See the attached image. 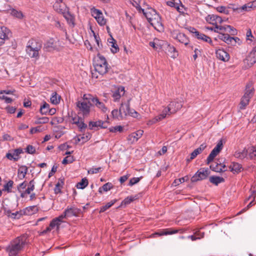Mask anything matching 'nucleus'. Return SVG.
Instances as JSON below:
<instances>
[{
    "label": "nucleus",
    "mask_w": 256,
    "mask_h": 256,
    "mask_svg": "<svg viewBox=\"0 0 256 256\" xmlns=\"http://www.w3.org/2000/svg\"><path fill=\"white\" fill-rule=\"evenodd\" d=\"M64 212L67 218H70L78 216L80 212V210L75 207H68Z\"/></svg>",
    "instance_id": "obj_17"
},
{
    "label": "nucleus",
    "mask_w": 256,
    "mask_h": 256,
    "mask_svg": "<svg viewBox=\"0 0 256 256\" xmlns=\"http://www.w3.org/2000/svg\"><path fill=\"white\" fill-rule=\"evenodd\" d=\"M240 8L244 11H250L251 10H254L252 4V2H250L244 4L243 6L240 7Z\"/></svg>",
    "instance_id": "obj_48"
},
{
    "label": "nucleus",
    "mask_w": 256,
    "mask_h": 256,
    "mask_svg": "<svg viewBox=\"0 0 256 256\" xmlns=\"http://www.w3.org/2000/svg\"><path fill=\"white\" fill-rule=\"evenodd\" d=\"M116 202V200H114L110 202H108L106 204L102 206L100 208V212H103L107 210L108 208H110Z\"/></svg>",
    "instance_id": "obj_40"
},
{
    "label": "nucleus",
    "mask_w": 256,
    "mask_h": 256,
    "mask_svg": "<svg viewBox=\"0 0 256 256\" xmlns=\"http://www.w3.org/2000/svg\"><path fill=\"white\" fill-rule=\"evenodd\" d=\"M70 121L72 124H76L80 132H82L87 128L84 118L76 114L70 116Z\"/></svg>",
    "instance_id": "obj_7"
},
{
    "label": "nucleus",
    "mask_w": 256,
    "mask_h": 256,
    "mask_svg": "<svg viewBox=\"0 0 256 256\" xmlns=\"http://www.w3.org/2000/svg\"><path fill=\"white\" fill-rule=\"evenodd\" d=\"M112 114L114 118L118 119H122L124 117L122 114L120 113V110H118L117 109L114 110L112 112Z\"/></svg>",
    "instance_id": "obj_45"
},
{
    "label": "nucleus",
    "mask_w": 256,
    "mask_h": 256,
    "mask_svg": "<svg viewBox=\"0 0 256 256\" xmlns=\"http://www.w3.org/2000/svg\"><path fill=\"white\" fill-rule=\"evenodd\" d=\"M206 147V145L205 144H202L199 148H196L190 154V159H188L187 161L188 162H190L191 160L194 159L198 154H200L202 150H204V148Z\"/></svg>",
    "instance_id": "obj_21"
},
{
    "label": "nucleus",
    "mask_w": 256,
    "mask_h": 256,
    "mask_svg": "<svg viewBox=\"0 0 256 256\" xmlns=\"http://www.w3.org/2000/svg\"><path fill=\"white\" fill-rule=\"evenodd\" d=\"M247 155L248 150L245 148L236 150L234 154L235 158L240 160H243L244 158H246Z\"/></svg>",
    "instance_id": "obj_26"
},
{
    "label": "nucleus",
    "mask_w": 256,
    "mask_h": 256,
    "mask_svg": "<svg viewBox=\"0 0 256 256\" xmlns=\"http://www.w3.org/2000/svg\"><path fill=\"white\" fill-rule=\"evenodd\" d=\"M182 106V101L180 100H176L171 102L162 112V113H166V116L172 114L176 113L180 110Z\"/></svg>",
    "instance_id": "obj_6"
},
{
    "label": "nucleus",
    "mask_w": 256,
    "mask_h": 256,
    "mask_svg": "<svg viewBox=\"0 0 256 256\" xmlns=\"http://www.w3.org/2000/svg\"><path fill=\"white\" fill-rule=\"evenodd\" d=\"M130 100L129 99L126 102H122L120 107V113L122 114L123 117L129 115L133 118H140V114L134 109L130 108Z\"/></svg>",
    "instance_id": "obj_5"
},
{
    "label": "nucleus",
    "mask_w": 256,
    "mask_h": 256,
    "mask_svg": "<svg viewBox=\"0 0 256 256\" xmlns=\"http://www.w3.org/2000/svg\"><path fill=\"white\" fill-rule=\"evenodd\" d=\"M250 98L249 96H242L240 103V109L244 108L248 104Z\"/></svg>",
    "instance_id": "obj_37"
},
{
    "label": "nucleus",
    "mask_w": 256,
    "mask_h": 256,
    "mask_svg": "<svg viewBox=\"0 0 256 256\" xmlns=\"http://www.w3.org/2000/svg\"><path fill=\"white\" fill-rule=\"evenodd\" d=\"M196 38L200 40H202L203 42H208L212 46H214V45L212 42L210 38L205 35L204 34H202L200 32L199 34H198V36H196Z\"/></svg>",
    "instance_id": "obj_28"
},
{
    "label": "nucleus",
    "mask_w": 256,
    "mask_h": 256,
    "mask_svg": "<svg viewBox=\"0 0 256 256\" xmlns=\"http://www.w3.org/2000/svg\"><path fill=\"white\" fill-rule=\"evenodd\" d=\"M28 168L26 166H21L19 167L18 172V176L20 180L24 179L28 172Z\"/></svg>",
    "instance_id": "obj_29"
},
{
    "label": "nucleus",
    "mask_w": 256,
    "mask_h": 256,
    "mask_svg": "<svg viewBox=\"0 0 256 256\" xmlns=\"http://www.w3.org/2000/svg\"><path fill=\"white\" fill-rule=\"evenodd\" d=\"M25 236H18L11 241L6 247V250L8 256H18V254L24 249L26 244Z\"/></svg>",
    "instance_id": "obj_3"
},
{
    "label": "nucleus",
    "mask_w": 256,
    "mask_h": 256,
    "mask_svg": "<svg viewBox=\"0 0 256 256\" xmlns=\"http://www.w3.org/2000/svg\"><path fill=\"white\" fill-rule=\"evenodd\" d=\"M216 28L219 30V32H228L232 34H234V33L236 32V30L230 25L224 26L217 25L216 26Z\"/></svg>",
    "instance_id": "obj_22"
},
{
    "label": "nucleus",
    "mask_w": 256,
    "mask_h": 256,
    "mask_svg": "<svg viewBox=\"0 0 256 256\" xmlns=\"http://www.w3.org/2000/svg\"><path fill=\"white\" fill-rule=\"evenodd\" d=\"M230 170L234 173H238L240 172L242 166L237 162H233L230 166Z\"/></svg>",
    "instance_id": "obj_36"
},
{
    "label": "nucleus",
    "mask_w": 256,
    "mask_h": 256,
    "mask_svg": "<svg viewBox=\"0 0 256 256\" xmlns=\"http://www.w3.org/2000/svg\"><path fill=\"white\" fill-rule=\"evenodd\" d=\"M152 14H153V18L148 22L156 30L160 31L162 29L161 18L158 14H154V12H152Z\"/></svg>",
    "instance_id": "obj_11"
},
{
    "label": "nucleus",
    "mask_w": 256,
    "mask_h": 256,
    "mask_svg": "<svg viewBox=\"0 0 256 256\" xmlns=\"http://www.w3.org/2000/svg\"><path fill=\"white\" fill-rule=\"evenodd\" d=\"M11 36V32L6 27L4 26H0V46L5 43Z\"/></svg>",
    "instance_id": "obj_12"
},
{
    "label": "nucleus",
    "mask_w": 256,
    "mask_h": 256,
    "mask_svg": "<svg viewBox=\"0 0 256 256\" xmlns=\"http://www.w3.org/2000/svg\"><path fill=\"white\" fill-rule=\"evenodd\" d=\"M236 40H240V39L238 38L231 37L228 34H226L225 38H224V42L228 44L234 45L236 44Z\"/></svg>",
    "instance_id": "obj_31"
},
{
    "label": "nucleus",
    "mask_w": 256,
    "mask_h": 256,
    "mask_svg": "<svg viewBox=\"0 0 256 256\" xmlns=\"http://www.w3.org/2000/svg\"><path fill=\"white\" fill-rule=\"evenodd\" d=\"M108 121L98 120L96 122H90L88 126L90 129L92 130L94 128H106L108 126Z\"/></svg>",
    "instance_id": "obj_15"
},
{
    "label": "nucleus",
    "mask_w": 256,
    "mask_h": 256,
    "mask_svg": "<svg viewBox=\"0 0 256 256\" xmlns=\"http://www.w3.org/2000/svg\"><path fill=\"white\" fill-rule=\"evenodd\" d=\"M60 224L59 222H58L55 218H54L50 222V226L52 228V229L54 228L56 226L57 228H58Z\"/></svg>",
    "instance_id": "obj_59"
},
{
    "label": "nucleus",
    "mask_w": 256,
    "mask_h": 256,
    "mask_svg": "<svg viewBox=\"0 0 256 256\" xmlns=\"http://www.w3.org/2000/svg\"><path fill=\"white\" fill-rule=\"evenodd\" d=\"M216 10L218 12H221V13H224L225 14H228V10L226 8L225 6H220L217 7Z\"/></svg>",
    "instance_id": "obj_58"
},
{
    "label": "nucleus",
    "mask_w": 256,
    "mask_h": 256,
    "mask_svg": "<svg viewBox=\"0 0 256 256\" xmlns=\"http://www.w3.org/2000/svg\"><path fill=\"white\" fill-rule=\"evenodd\" d=\"M88 184V180L86 178H82V180L76 184V188L80 189L84 188Z\"/></svg>",
    "instance_id": "obj_39"
},
{
    "label": "nucleus",
    "mask_w": 256,
    "mask_h": 256,
    "mask_svg": "<svg viewBox=\"0 0 256 256\" xmlns=\"http://www.w3.org/2000/svg\"><path fill=\"white\" fill-rule=\"evenodd\" d=\"M254 93V88L250 86L248 84H247L246 88V92L244 96H249L250 98H251L253 95Z\"/></svg>",
    "instance_id": "obj_41"
},
{
    "label": "nucleus",
    "mask_w": 256,
    "mask_h": 256,
    "mask_svg": "<svg viewBox=\"0 0 256 256\" xmlns=\"http://www.w3.org/2000/svg\"><path fill=\"white\" fill-rule=\"evenodd\" d=\"M113 186L110 182H107L103 185L102 186L100 187L98 189V192L102 194L103 192H108L112 188Z\"/></svg>",
    "instance_id": "obj_34"
},
{
    "label": "nucleus",
    "mask_w": 256,
    "mask_h": 256,
    "mask_svg": "<svg viewBox=\"0 0 256 256\" xmlns=\"http://www.w3.org/2000/svg\"><path fill=\"white\" fill-rule=\"evenodd\" d=\"M22 216V213L20 212H12L10 217L12 218H20Z\"/></svg>",
    "instance_id": "obj_60"
},
{
    "label": "nucleus",
    "mask_w": 256,
    "mask_h": 256,
    "mask_svg": "<svg viewBox=\"0 0 256 256\" xmlns=\"http://www.w3.org/2000/svg\"><path fill=\"white\" fill-rule=\"evenodd\" d=\"M49 121V118L47 117L39 118L36 116V120L35 122L36 124H42L48 123Z\"/></svg>",
    "instance_id": "obj_44"
},
{
    "label": "nucleus",
    "mask_w": 256,
    "mask_h": 256,
    "mask_svg": "<svg viewBox=\"0 0 256 256\" xmlns=\"http://www.w3.org/2000/svg\"><path fill=\"white\" fill-rule=\"evenodd\" d=\"M42 47V43L40 40L32 38L27 43L26 52L30 57L38 59L39 58V51Z\"/></svg>",
    "instance_id": "obj_4"
},
{
    "label": "nucleus",
    "mask_w": 256,
    "mask_h": 256,
    "mask_svg": "<svg viewBox=\"0 0 256 256\" xmlns=\"http://www.w3.org/2000/svg\"><path fill=\"white\" fill-rule=\"evenodd\" d=\"M49 109V104L44 102L43 105L40 106V111L42 114H46L48 112Z\"/></svg>",
    "instance_id": "obj_43"
},
{
    "label": "nucleus",
    "mask_w": 256,
    "mask_h": 256,
    "mask_svg": "<svg viewBox=\"0 0 256 256\" xmlns=\"http://www.w3.org/2000/svg\"><path fill=\"white\" fill-rule=\"evenodd\" d=\"M154 12V13H157L156 11L152 8H148L146 11H144V10H142V13L148 21L151 20L152 18H153V14L152 12Z\"/></svg>",
    "instance_id": "obj_33"
},
{
    "label": "nucleus",
    "mask_w": 256,
    "mask_h": 256,
    "mask_svg": "<svg viewBox=\"0 0 256 256\" xmlns=\"http://www.w3.org/2000/svg\"><path fill=\"white\" fill-rule=\"evenodd\" d=\"M134 200V198L132 196H128L122 202V206L123 204L126 205L130 204Z\"/></svg>",
    "instance_id": "obj_57"
},
{
    "label": "nucleus",
    "mask_w": 256,
    "mask_h": 256,
    "mask_svg": "<svg viewBox=\"0 0 256 256\" xmlns=\"http://www.w3.org/2000/svg\"><path fill=\"white\" fill-rule=\"evenodd\" d=\"M218 154V152L213 149L207 158V164L212 162Z\"/></svg>",
    "instance_id": "obj_42"
},
{
    "label": "nucleus",
    "mask_w": 256,
    "mask_h": 256,
    "mask_svg": "<svg viewBox=\"0 0 256 256\" xmlns=\"http://www.w3.org/2000/svg\"><path fill=\"white\" fill-rule=\"evenodd\" d=\"M68 218L66 216V215L64 212L61 215L58 216V217L55 218L56 220L59 222L60 224L61 222H63V219Z\"/></svg>",
    "instance_id": "obj_61"
},
{
    "label": "nucleus",
    "mask_w": 256,
    "mask_h": 256,
    "mask_svg": "<svg viewBox=\"0 0 256 256\" xmlns=\"http://www.w3.org/2000/svg\"><path fill=\"white\" fill-rule=\"evenodd\" d=\"M91 102L92 95L84 94L82 99L78 100L76 102V110L78 114L82 115L84 118L89 116L92 110Z\"/></svg>",
    "instance_id": "obj_1"
},
{
    "label": "nucleus",
    "mask_w": 256,
    "mask_h": 256,
    "mask_svg": "<svg viewBox=\"0 0 256 256\" xmlns=\"http://www.w3.org/2000/svg\"><path fill=\"white\" fill-rule=\"evenodd\" d=\"M206 20L208 22L216 26L218 24H221L223 22L220 16L214 14L208 15L206 18Z\"/></svg>",
    "instance_id": "obj_13"
},
{
    "label": "nucleus",
    "mask_w": 256,
    "mask_h": 256,
    "mask_svg": "<svg viewBox=\"0 0 256 256\" xmlns=\"http://www.w3.org/2000/svg\"><path fill=\"white\" fill-rule=\"evenodd\" d=\"M142 178V177L141 176L140 178H131L129 182L128 185L130 186H132L133 185L138 183Z\"/></svg>",
    "instance_id": "obj_56"
},
{
    "label": "nucleus",
    "mask_w": 256,
    "mask_h": 256,
    "mask_svg": "<svg viewBox=\"0 0 256 256\" xmlns=\"http://www.w3.org/2000/svg\"><path fill=\"white\" fill-rule=\"evenodd\" d=\"M27 186V182L26 181H24L23 182L19 184L17 186V189L18 192L21 194V192H24V190L26 188Z\"/></svg>",
    "instance_id": "obj_50"
},
{
    "label": "nucleus",
    "mask_w": 256,
    "mask_h": 256,
    "mask_svg": "<svg viewBox=\"0 0 256 256\" xmlns=\"http://www.w3.org/2000/svg\"><path fill=\"white\" fill-rule=\"evenodd\" d=\"M10 14L18 18H23V14L22 12L18 11L14 9L11 10Z\"/></svg>",
    "instance_id": "obj_49"
},
{
    "label": "nucleus",
    "mask_w": 256,
    "mask_h": 256,
    "mask_svg": "<svg viewBox=\"0 0 256 256\" xmlns=\"http://www.w3.org/2000/svg\"><path fill=\"white\" fill-rule=\"evenodd\" d=\"M223 147V144H222V140H220L218 144H216V146H215V148H214V150H215L216 152H218V153L220 152V150H222Z\"/></svg>",
    "instance_id": "obj_54"
},
{
    "label": "nucleus",
    "mask_w": 256,
    "mask_h": 256,
    "mask_svg": "<svg viewBox=\"0 0 256 256\" xmlns=\"http://www.w3.org/2000/svg\"><path fill=\"white\" fill-rule=\"evenodd\" d=\"M123 130V127L120 126H112L109 128V130L112 132H122Z\"/></svg>",
    "instance_id": "obj_52"
},
{
    "label": "nucleus",
    "mask_w": 256,
    "mask_h": 256,
    "mask_svg": "<svg viewBox=\"0 0 256 256\" xmlns=\"http://www.w3.org/2000/svg\"><path fill=\"white\" fill-rule=\"evenodd\" d=\"M171 36L173 38L176 40L178 42L184 44L185 46L188 44L189 40L186 36L183 33L180 32L178 30H174L171 32Z\"/></svg>",
    "instance_id": "obj_9"
},
{
    "label": "nucleus",
    "mask_w": 256,
    "mask_h": 256,
    "mask_svg": "<svg viewBox=\"0 0 256 256\" xmlns=\"http://www.w3.org/2000/svg\"><path fill=\"white\" fill-rule=\"evenodd\" d=\"M210 174V171L208 168L200 169L196 174L191 178L192 182H196L198 180L206 179Z\"/></svg>",
    "instance_id": "obj_8"
},
{
    "label": "nucleus",
    "mask_w": 256,
    "mask_h": 256,
    "mask_svg": "<svg viewBox=\"0 0 256 256\" xmlns=\"http://www.w3.org/2000/svg\"><path fill=\"white\" fill-rule=\"evenodd\" d=\"M14 184L12 180H9L6 184L4 186L3 190L6 191L8 192H11V188H12Z\"/></svg>",
    "instance_id": "obj_47"
},
{
    "label": "nucleus",
    "mask_w": 256,
    "mask_h": 256,
    "mask_svg": "<svg viewBox=\"0 0 256 256\" xmlns=\"http://www.w3.org/2000/svg\"><path fill=\"white\" fill-rule=\"evenodd\" d=\"M248 64L252 66L256 62V48H254L249 54L246 58Z\"/></svg>",
    "instance_id": "obj_27"
},
{
    "label": "nucleus",
    "mask_w": 256,
    "mask_h": 256,
    "mask_svg": "<svg viewBox=\"0 0 256 256\" xmlns=\"http://www.w3.org/2000/svg\"><path fill=\"white\" fill-rule=\"evenodd\" d=\"M144 134V131L142 130H137L136 132H132L130 134L127 140L130 142L132 143H134L138 140L139 138H140Z\"/></svg>",
    "instance_id": "obj_16"
},
{
    "label": "nucleus",
    "mask_w": 256,
    "mask_h": 256,
    "mask_svg": "<svg viewBox=\"0 0 256 256\" xmlns=\"http://www.w3.org/2000/svg\"><path fill=\"white\" fill-rule=\"evenodd\" d=\"M166 117V113H162L158 116H156L152 120H150L147 122V125L150 126L154 124L157 123L158 122L162 120Z\"/></svg>",
    "instance_id": "obj_24"
},
{
    "label": "nucleus",
    "mask_w": 256,
    "mask_h": 256,
    "mask_svg": "<svg viewBox=\"0 0 256 256\" xmlns=\"http://www.w3.org/2000/svg\"><path fill=\"white\" fill-rule=\"evenodd\" d=\"M108 42L109 44V46L112 48L111 51L112 53L114 54L118 51L119 48L116 43V40L113 38L112 35L110 34V38L108 40Z\"/></svg>",
    "instance_id": "obj_25"
},
{
    "label": "nucleus",
    "mask_w": 256,
    "mask_h": 256,
    "mask_svg": "<svg viewBox=\"0 0 256 256\" xmlns=\"http://www.w3.org/2000/svg\"><path fill=\"white\" fill-rule=\"evenodd\" d=\"M177 232V230H174V231H170L168 230H165L163 232H155L152 234V237L154 238L156 236H163V235H167V234H175Z\"/></svg>",
    "instance_id": "obj_35"
},
{
    "label": "nucleus",
    "mask_w": 256,
    "mask_h": 256,
    "mask_svg": "<svg viewBox=\"0 0 256 256\" xmlns=\"http://www.w3.org/2000/svg\"><path fill=\"white\" fill-rule=\"evenodd\" d=\"M125 92L124 88L120 86L113 93L112 98L116 102L122 96H124Z\"/></svg>",
    "instance_id": "obj_23"
},
{
    "label": "nucleus",
    "mask_w": 256,
    "mask_h": 256,
    "mask_svg": "<svg viewBox=\"0 0 256 256\" xmlns=\"http://www.w3.org/2000/svg\"><path fill=\"white\" fill-rule=\"evenodd\" d=\"M209 180L211 183L216 186H218L219 184L223 182L224 181V180L223 178L216 176H210Z\"/></svg>",
    "instance_id": "obj_32"
},
{
    "label": "nucleus",
    "mask_w": 256,
    "mask_h": 256,
    "mask_svg": "<svg viewBox=\"0 0 256 256\" xmlns=\"http://www.w3.org/2000/svg\"><path fill=\"white\" fill-rule=\"evenodd\" d=\"M194 54L193 56V58L194 60H196L198 56H201L202 50L198 48H196L194 50Z\"/></svg>",
    "instance_id": "obj_63"
},
{
    "label": "nucleus",
    "mask_w": 256,
    "mask_h": 256,
    "mask_svg": "<svg viewBox=\"0 0 256 256\" xmlns=\"http://www.w3.org/2000/svg\"><path fill=\"white\" fill-rule=\"evenodd\" d=\"M22 152H23L22 149L21 148L14 149L13 150V154L14 156V161H17L19 159V158H20L19 155L20 154L22 153Z\"/></svg>",
    "instance_id": "obj_46"
},
{
    "label": "nucleus",
    "mask_w": 256,
    "mask_h": 256,
    "mask_svg": "<svg viewBox=\"0 0 256 256\" xmlns=\"http://www.w3.org/2000/svg\"><path fill=\"white\" fill-rule=\"evenodd\" d=\"M36 149L32 145H28L27 146L26 148V152L28 154H33L35 152Z\"/></svg>",
    "instance_id": "obj_62"
},
{
    "label": "nucleus",
    "mask_w": 256,
    "mask_h": 256,
    "mask_svg": "<svg viewBox=\"0 0 256 256\" xmlns=\"http://www.w3.org/2000/svg\"><path fill=\"white\" fill-rule=\"evenodd\" d=\"M226 166L222 164L215 163L210 166V168L214 171L216 172H220L226 171Z\"/></svg>",
    "instance_id": "obj_30"
},
{
    "label": "nucleus",
    "mask_w": 256,
    "mask_h": 256,
    "mask_svg": "<svg viewBox=\"0 0 256 256\" xmlns=\"http://www.w3.org/2000/svg\"><path fill=\"white\" fill-rule=\"evenodd\" d=\"M60 96H58L56 92H53L50 98V102L52 104H57L60 102Z\"/></svg>",
    "instance_id": "obj_38"
},
{
    "label": "nucleus",
    "mask_w": 256,
    "mask_h": 256,
    "mask_svg": "<svg viewBox=\"0 0 256 256\" xmlns=\"http://www.w3.org/2000/svg\"><path fill=\"white\" fill-rule=\"evenodd\" d=\"M216 54L217 58L224 62H228L230 58L229 54L223 49L216 50Z\"/></svg>",
    "instance_id": "obj_14"
},
{
    "label": "nucleus",
    "mask_w": 256,
    "mask_h": 256,
    "mask_svg": "<svg viewBox=\"0 0 256 256\" xmlns=\"http://www.w3.org/2000/svg\"><path fill=\"white\" fill-rule=\"evenodd\" d=\"M35 188L34 182V180H30L28 185V188L24 190V192H21L20 196L22 198H25L28 194H30Z\"/></svg>",
    "instance_id": "obj_20"
},
{
    "label": "nucleus",
    "mask_w": 256,
    "mask_h": 256,
    "mask_svg": "<svg viewBox=\"0 0 256 256\" xmlns=\"http://www.w3.org/2000/svg\"><path fill=\"white\" fill-rule=\"evenodd\" d=\"M165 49L168 54L172 58H176L178 56V52L176 50V48L173 46L168 44H166Z\"/></svg>",
    "instance_id": "obj_19"
},
{
    "label": "nucleus",
    "mask_w": 256,
    "mask_h": 256,
    "mask_svg": "<svg viewBox=\"0 0 256 256\" xmlns=\"http://www.w3.org/2000/svg\"><path fill=\"white\" fill-rule=\"evenodd\" d=\"M54 40L50 39L45 44L44 48L49 50V48H53L54 45Z\"/></svg>",
    "instance_id": "obj_51"
},
{
    "label": "nucleus",
    "mask_w": 256,
    "mask_h": 256,
    "mask_svg": "<svg viewBox=\"0 0 256 256\" xmlns=\"http://www.w3.org/2000/svg\"><path fill=\"white\" fill-rule=\"evenodd\" d=\"M93 64L94 70L92 72V78H98V74L102 76L108 71V62L105 58L100 54H98L95 58Z\"/></svg>",
    "instance_id": "obj_2"
},
{
    "label": "nucleus",
    "mask_w": 256,
    "mask_h": 256,
    "mask_svg": "<svg viewBox=\"0 0 256 256\" xmlns=\"http://www.w3.org/2000/svg\"><path fill=\"white\" fill-rule=\"evenodd\" d=\"M92 16L96 20L100 26H104L106 23V20L104 18L102 12L96 8L91 10Z\"/></svg>",
    "instance_id": "obj_10"
},
{
    "label": "nucleus",
    "mask_w": 256,
    "mask_h": 256,
    "mask_svg": "<svg viewBox=\"0 0 256 256\" xmlns=\"http://www.w3.org/2000/svg\"><path fill=\"white\" fill-rule=\"evenodd\" d=\"M156 43L158 44L157 46L158 48V49L160 50L162 48V47L165 48L166 44H167L168 42H164L162 40H159L157 38L155 39Z\"/></svg>",
    "instance_id": "obj_55"
},
{
    "label": "nucleus",
    "mask_w": 256,
    "mask_h": 256,
    "mask_svg": "<svg viewBox=\"0 0 256 256\" xmlns=\"http://www.w3.org/2000/svg\"><path fill=\"white\" fill-rule=\"evenodd\" d=\"M250 156L251 158H253L256 156V147L252 146L250 149Z\"/></svg>",
    "instance_id": "obj_64"
},
{
    "label": "nucleus",
    "mask_w": 256,
    "mask_h": 256,
    "mask_svg": "<svg viewBox=\"0 0 256 256\" xmlns=\"http://www.w3.org/2000/svg\"><path fill=\"white\" fill-rule=\"evenodd\" d=\"M74 160V159L72 156H67L62 160V164H66L72 162Z\"/></svg>",
    "instance_id": "obj_53"
},
{
    "label": "nucleus",
    "mask_w": 256,
    "mask_h": 256,
    "mask_svg": "<svg viewBox=\"0 0 256 256\" xmlns=\"http://www.w3.org/2000/svg\"><path fill=\"white\" fill-rule=\"evenodd\" d=\"M92 102L103 112H106L108 108L105 104L102 102H100L97 98H94L92 96Z\"/></svg>",
    "instance_id": "obj_18"
}]
</instances>
